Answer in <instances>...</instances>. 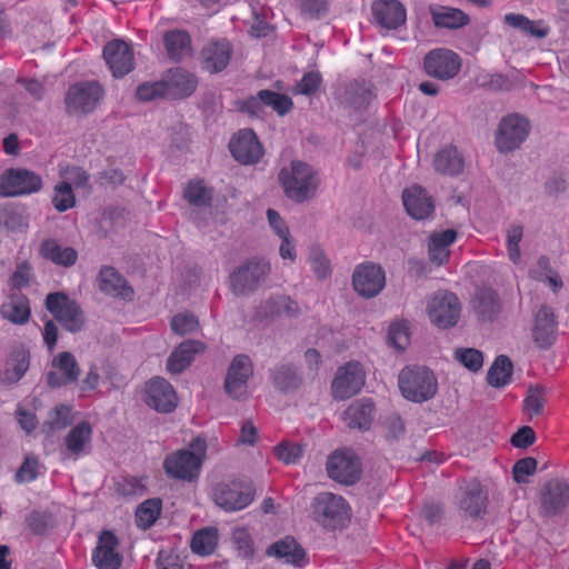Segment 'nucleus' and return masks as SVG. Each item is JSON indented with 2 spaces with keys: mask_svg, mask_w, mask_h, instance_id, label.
Returning a JSON list of instances; mask_svg holds the SVG:
<instances>
[{
  "mask_svg": "<svg viewBox=\"0 0 569 569\" xmlns=\"http://www.w3.org/2000/svg\"><path fill=\"white\" fill-rule=\"evenodd\" d=\"M253 375V366L249 356L240 353L233 357L228 367L224 390L233 399H240L247 392V383Z\"/></svg>",
  "mask_w": 569,
  "mask_h": 569,
  "instance_id": "f3484780",
  "label": "nucleus"
},
{
  "mask_svg": "<svg viewBox=\"0 0 569 569\" xmlns=\"http://www.w3.org/2000/svg\"><path fill=\"white\" fill-rule=\"evenodd\" d=\"M168 57L173 61H181L191 53V38L187 31L170 30L163 36Z\"/></svg>",
  "mask_w": 569,
  "mask_h": 569,
  "instance_id": "58836bf2",
  "label": "nucleus"
},
{
  "mask_svg": "<svg viewBox=\"0 0 569 569\" xmlns=\"http://www.w3.org/2000/svg\"><path fill=\"white\" fill-rule=\"evenodd\" d=\"M322 83V77L319 71H308L303 73L301 80L292 88V93L312 96L315 94Z\"/></svg>",
  "mask_w": 569,
  "mask_h": 569,
  "instance_id": "6e6d98bb",
  "label": "nucleus"
},
{
  "mask_svg": "<svg viewBox=\"0 0 569 569\" xmlns=\"http://www.w3.org/2000/svg\"><path fill=\"white\" fill-rule=\"evenodd\" d=\"M402 202L410 217L416 220L430 218L435 212V200L419 184H412L402 192Z\"/></svg>",
  "mask_w": 569,
  "mask_h": 569,
  "instance_id": "412c9836",
  "label": "nucleus"
},
{
  "mask_svg": "<svg viewBox=\"0 0 569 569\" xmlns=\"http://www.w3.org/2000/svg\"><path fill=\"white\" fill-rule=\"evenodd\" d=\"M228 148L241 164H254L264 154L263 144H228Z\"/></svg>",
  "mask_w": 569,
  "mask_h": 569,
  "instance_id": "de8ad7c7",
  "label": "nucleus"
},
{
  "mask_svg": "<svg viewBox=\"0 0 569 569\" xmlns=\"http://www.w3.org/2000/svg\"><path fill=\"white\" fill-rule=\"evenodd\" d=\"M52 204L59 212H64L76 204V197L70 182H59L54 187Z\"/></svg>",
  "mask_w": 569,
  "mask_h": 569,
  "instance_id": "864d4df0",
  "label": "nucleus"
},
{
  "mask_svg": "<svg viewBox=\"0 0 569 569\" xmlns=\"http://www.w3.org/2000/svg\"><path fill=\"white\" fill-rule=\"evenodd\" d=\"M183 198L190 206L207 208L212 204L213 192L203 180H190L183 190Z\"/></svg>",
  "mask_w": 569,
  "mask_h": 569,
  "instance_id": "c03bdc74",
  "label": "nucleus"
},
{
  "mask_svg": "<svg viewBox=\"0 0 569 569\" xmlns=\"http://www.w3.org/2000/svg\"><path fill=\"white\" fill-rule=\"evenodd\" d=\"M253 497V486L241 480L217 483L212 490L213 501L226 511H237L246 508L252 502Z\"/></svg>",
  "mask_w": 569,
  "mask_h": 569,
  "instance_id": "6e6552de",
  "label": "nucleus"
},
{
  "mask_svg": "<svg viewBox=\"0 0 569 569\" xmlns=\"http://www.w3.org/2000/svg\"><path fill=\"white\" fill-rule=\"evenodd\" d=\"M351 280L358 296L372 299L385 289L386 272L380 264L366 261L356 266Z\"/></svg>",
  "mask_w": 569,
  "mask_h": 569,
  "instance_id": "9b49d317",
  "label": "nucleus"
},
{
  "mask_svg": "<svg viewBox=\"0 0 569 569\" xmlns=\"http://www.w3.org/2000/svg\"><path fill=\"white\" fill-rule=\"evenodd\" d=\"M470 310L481 323H491L499 319L503 302L497 290L491 287H478L470 298Z\"/></svg>",
  "mask_w": 569,
  "mask_h": 569,
  "instance_id": "ddd939ff",
  "label": "nucleus"
},
{
  "mask_svg": "<svg viewBox=\"0 0 569 569\" xmlns=\"http://www.w3.org/2000/svg\"><path fill=\"white\" fill-rule=\"evenodd\" d=\"M278 177L286 197L296 203L313 199L320 184L318 172L308 163L299 160L282 168Z\"/></svg>",
  "mask_w": 569,
  "mask_h": 569,
  "instance_id": "f257e3e1",
  "label": "nucleus"
},
{
  "mask_svg": "<svg viewBox=\"0 0 569 569\" xmlns=\"http://www.w3.org/2000/svg\"><path fill=\"white\" fill-rule=\"evenodd\" d=\"M118 545L119 540L112 531L101 532L92 553V561L98 569H119L122 556L117 551Z\"/></svg>",
  "mask_w": 569,
  "mask_h": 569,
  "instance_id": "4be33fe9",
  "label": "nucleus"
},
{
  "mask_svg": "<svg viewBox=\"0 0 569 569\" xmlns=\"http://www.w3.org/2000/svg\"><path fill=\"white\" fill-rule=\"evenodd\" d=\"M218 543V531L214 528H203L197 531L191 539V550L200 556L214 551Z\"/></svg>",
  "mask_w": 569,
  "mask_h": 569,
  "instance_id": "49530a36",
  "label": "nucleus"
},
{
  "mask_svg": "<svg viewBox=\"0 0 569 569\" xmlns=\"http://www.w3.org/2000/svg\"><path fill=\"white\" fill-rule=\"evenodd\" d=\"M523 236V228L520 224H511L507 230V250L509 259L518 264L521 259L519 243Z\"/></svg>",
  "mask_w": 569,
  "mask_h": 569,
  "instance_id": "13d9d810",
  "label": "nucleus"
},
{
  "mask_svg": "<svg viewBox=\"0 0 569 569\" xmlns=\"http://www.w3.org/2000/svg\"><path fill=\"white\" fill-rule=\"evenodd\" d=\"M537 460L532 457L519 459L512 467V477L517 483H527L528 477L537 470Z\"/></svg>",
  "mask_w": 569,
  "mask_h": 569,
  "instance_id": "0e129e2a",
  "label": "nucleus"
},
{
  "mask_svg": "<svg viewBox=\"0 0 569 569\" xmlns=\"http://www.w3.org/2000/svg\"><path fill=\"white\" fill-rule=\"evenodd\" d=\"M232 48L227 40H213L201 50L202 68L211 73L226 69L229 64Z\"/></svg>",
  "mask_w": 569,
  "mask_h": 569,
  "instance_id": "bb28decb",
  "label": "nucleus"
},
{
  "mask_svg": "<svg viewBox=\"0 0 569 569\" xmlns=\"http://www.w3.org/2000/svg\"><path fill=\"white\" fill-rule=\"evenodd\" d=\"M402 397L416 403L432 399L438 391V379L426 366H406L398 376Z\"/></svg>",
  "mask_w": 569,
  "mask_h": 569,
  "instance_id": "7ed1b4c3",
  "label": "nucleus"
},
{
  "mask_svg": "<svg viewBox=\"0 0 569 569\" xmlns=\"http://www.w3.org/2000/svg\"><path fill=\"white\" fill-rule=\"evenodd\" d=\"M102 56L114 78H122L134 68L133 49L123 40L109 41L103 47Z\"/></svg>",
  "mask_w": 569,
  "mask_h": 569,
  "instance_id": "6ab92c4d",
  "label": "nucleus"
},
{
  "mask_svg": "<svg viewBox=\"0 0 569 569\" xmlns=\"http://www.w3.org/2000/svg\"><path fill=\"white\" fill-rule=\"evenodd\" d=\"M259 96L263 106L271 108L280 117L287 116L293 109L292 99L284 93L262 89L259 91Z\"/></svg>",
  "mask_w": 569,
  "mask_h": 569,
  "instance_id": "a18cd8bd",
  "label": "nucleus"
},
{
  "mask_svg": "<svg viewBox=\"0 0 569 569\" xmlns=\"http://www.w3.org/2000/svg\"><path fill=\"white\" fill-rule=\"evenodd\" d=\"M204 349L199 340H186L181 342L169 356L167 370L172 375H179L193 361L197 353Z\"/></svg>",
  "mask_w": 569,
  "mask_h": 569,
  "instance_id": "473e14b6",
  "label": "nucleus"
},
{
  "mask_svg": "<svg viewBox=\"0 0 569 569\" xmlns=\"http://www.w3.org/2000/svg\"><path fill=\"white\" fill-rule=\"evenodd\" d=\"M104 97V89L98 81H81L69 87L66 97V111L69 114L92 112Z\"/></svg>",
  "mask_w": 569,
  "mask_h": 569,
  "instance_id": "0eeeda50",
  "label": "nucleus"
},
{
  "mask_svg": "<svg viewBox=\"0 0 569 569\" xmlns=\"http://www.w3.org/2000/svg\"><path fill=\"white\" fill-rule=\"evenodd\" d=\"M28 527L36 535H42L54 526V519L51 513L32 511L27 518Z\"/></svg>",
  "mask_w": 569,
  "mask_h": 569,
  "instance_id": "69168bd1",
  "label": "nucleus"
},
{
  "mask_svg": "<svg viewBox=\"0 0 569 569\" xmlns=\"http://www.w3.org/2000/svg\"><path fill=\"white\" fill-rule=\"evenodd\" d=\"M92 428L88 421L76 425L64 438V449L61 450L62 459L77 460L87 455L91 449Z\"/></svg>",
  "mask_w": 569,
  "mask_h": 569,
  "instance_id": "5701e85b",
  "label": "nucleus"
},
{
  "mask_svg": "<svg viewBox=\"0 0 569 569\" xmlns=\"http://www.w3.org/2000/svg\"><path fill=\"white\" fill-rule=\"evenodd\" d=\"M423 69L432 78L450 80L459 73L461 58L450 49L437 48L426 54Z\"/></svg>",
  "mask_w": 569,
  "mask_h": 569,
  "instance_id": "2eb2a0df",
  "label": "nucleus"
},
{
  "mask_svg": "<svg viewBox=\"0 0 569 569\" xmlns=\"http://www.w3.org/2000/svg\"><path fill=\"white\" fill-rule=\"evenodd\" d=\"M457 239V231L447 229L433 231L428 237V258L431 263L440 267L449 261L450 246Z\"/></svg>",
  "mask_w": 569,
  "mask_h": 569,
  "instance_id": "c85d7f7f",
  "label": "nucleus"
},
{
  "mask_svg": "<svg viewBox=\"0 0 569 569\" xmlns=\"http://www.w3.org/2000/svg\"><path fill=\"white\" fill-rule=\"evenodd\" d=\"M569 507V483L563 479H551L538 492V511L543 518L562 515Z\"/></svg>",
  "mask_w": 569,
  "mask_h": 569,
  "instance_id": "1a4fd4ad",
  "label": "nucleus"
},
{
  "mask_svg": "<svg viewBox=\"0 0 569 569\" xmlns=\"http://www.w3.org/2000/svg\"><path fill=\"white\" fill-rule=\"evenodd\" d=\"M427 312L430 321L440 329H448L457 325L461 303L458 297L449 291H438L429 300Z\"/></svg>",
  "mask_w": 569,
  "mask_h": 569,
  "instance_id": "9d476101",
  "label": "nucleus"
},
{
  "mask_svg": "<svg viewBox=\"0 0 569 569\" xmlns=\"http://www.w3.org/2000/svg\"><path fill=\"white\" fill-rule=\"evenodd\" d=\"M271 272V266L263 259L252 258L240 264L230 274V288L236 296L254 292Z\"/></svg>",
  "mask_w": 569,
  "mask_h": 569,
  "instance_id": "423d86ee",
  "label": "nucleus"
},
{
  "mask_svg": "<svg viewBox=\"0 0 569 569\" xmlns=\"http://www.w3.org/2000/svg\"><path fill=\"white\" fill-rule=\"evenodd\" d=\"M41 188V177L27 169H9L0 179L1 197L30 194L38 192Z\"/></svg>",
  "mask_w": 569,
  "mask_h": 569,
  "instance_id": "4468645a",
  "label": "nucleus"
},
{
  "mask_svg": "<svg viewBox=\"0 0 569 569\" xmlns=\"http://www.w3.org/2000/svg\"><path fill=\"white\" fill-rule=\"evenodd\" d=\"M456 359L473 372L480 370L483 365L482 352L473 348L457 349Z\"/></svg>",
  "mask_w": 569,
  "mask_h": 569,
  "instance_id": "e2e57ef3",
  "label": "nucleus"
},
{
  "mask_svg": "<svg viewBox=\"0 0 569 569\" xmlns=\"http://www.w3.org/2000/svg\"><path fill=\"white\" fill-rule=\"evenodd\" d=\"M488 496L482 485L477 481H470L460 499V510L470 518H480L487 509Z\"/></svg>",
  "mask_w": 569,
  "mask_h": 569,
  "instance_id": "cd10ccee",
  "label": "nucleus"
},
{
  "mask_svg": "<svg viewBox=\"0 0 569 569\" xmlns=\"http://www.w3.org/2000/svg\"><path fill=\"white\" fill-rule=\"evenodd\" d=\"M546 390L541 386H530L523 401V410L532 418L543 413Z\"/></svg>",
  "mask_w": 569,
  "mask_h": 569,
  "instance_id": "3c124183",
  "label": "nucleus"
},
{
  "mask_svg": "<svg viewBox=\"0 0 569 569\" xmlns=\"http://www.w3.org/2000/svg\"><path fill=\"white\" fill-rule=\"evenodd\" d=\"M313 519L328 530L342 529L350 520L349 508L341 496L321 492L312 501Z\"/></svg>",
  "mask_w": 569,
  "mask_h": 569,
  "instance_id": "20e7f679",
  "label": "nucleus"
},
{
  "mask_svg": "<svg viewBox=\"0 0 569 569\" xmlns=\"http://www.w3.org/2000/svg\"><path fill=\"white\" fill-rule=\"evenodd\" d=\"M274 455L287 465L297 463L303 455V448L298 443L282 441L274 447Z\"/></svg>",
  "mask_w": 569,
  "mask_h": 569,
  "instance_id": "052dcab7",
  "label": "nucleus"
},
{
  "mask_svg": "<svg viewBox=\"0 0 569 569\" xmlns=\"http://www.w3.org/2000/svg\"><path fill=\"white\" fill-rule=\"evenodd\" d=\"M431 17L438 28L459 29L470 22V18L465 11L451 7L431 9Z\"/></svg>",
  "mask_w": 569,
  "mask_h": 569,
  "instance_id": "ea45409f",
  "label": "nucleus"
},
{
  "mask_svg": "<svg viewBox=\"0 0 569 569\" xmlns=\"http://www.w3.org/2000/svg\"><path fill=\"white\" fill-rule=\"evenodd\" d=\"M328 476L343 485L356 483L361 476L359 458L350 450H337L327 461Z\"/></svg>",
  "mask_w": 569,
  "mask_h": 569,
  "instance_id": "dca6fc26",
  "label": "nucleus"
},
{
  "mask_svg": "<svg viewBox=\"0 0 569 569\" xmlns=\"http://www.w3.org/2000/svg\"><path fill=\"white\" fill-rule=\"evenodd\" d=\"M99 289L111 297H121L123 299H131L133 296L132 288L128 281L110 266H103L98 274Z\"/></svg>",
  "mask_w": 569,
  "mask_h": 569,
  "instance_id": "7c9ffc66",
  "label": "nucleus"
},
{
  "mask_svg": "<svg viewBox=\"0 0 569 569\" xmlns=\"http://www.w3.org/2000/svg\"><path fill=\"white\" fill-rule=\"evenodd\" d=\"M366 375L362 366L357 361L347 362L338 368L331 383L332 397L345 400L357 395L365 386Z\"/></svg>",
  "mask_w": 569,
  "mask_h": 569,
  "instance_id": "f8f14e48",
  "label": "nucleus"
},
{
  "mask_svg": "<svg viewBox=\"0 0 569 569\" xmlns=\"http://www.w3.org/2000/svg\"><path fill=\"white\" fill-rule=\"evenodd\" d=\"M433 167L439 173L457 176L462 172L463 157L453 144H449L437 152Z\"/></svg>",
  "mask_w": 569,
  "mask_h": 569,
  "instance_id": "e433bc0d",
  "label": "nucleus"
},
{
  "mask_svg": "<svg viewBox=\"0 0 569 569\" xmlns=\"http://www.w3.org/2000/svg\"><path fill=\"white\" fill-rule=\"evenodd\" d=\"M199 328V321L192 313H178L171 319V329L180 336L194 332Z\"/></svg>",
  "mask_w": 569,
  "mask_h": 569,
  "instance_id": "680f3d73",
  "label": "nucleus"
},
{
  "mask_svg": "<svg viewBox=\"0 0 569 569\" xmlns=\"http://www.w3.org/2000/svg\"><path fill=\"white\" fill-rule=\"evenodd\" d=\"M0 224L12 231L27 227L23 210L16 206L0 208Z\"/></svg>",
  "mask_w": 569,
  "mask_h": 569,
  "instance_id": "5fc2aeb1",
  "label": "nucleus"
},
{
  "mask_svg": "<svg viewBox=\"0 0 569 569\" xmlns=\"http://www.w3.org/2000/svg\"><path fill=\"white\" fill-rule=\"evenodd\" d=\"M166 89L167 84L164 83V79L154 82H144L137 88L136 96L140 101H151L157 98L168 97Z\"/></svg>",
  "mask_w": 569,
  "mask_h": 569,
  "instance_id": "bf43d9fd",
  "label": "nucleus"
},
{
  "mask_svg": "<svg viewBox=\"0 0 569 569\" xmlns=\"http://www.w3.org/2000/svg\"><path fill=\"white\" fill-rule=\"evenodd\" d=\"M386 438L390 441L399 440L406 432L405 422L397 413L387 416L382 421Z\"/></svg>",
  "mask_w": 569,
  "mask_h": 569,
  "instance_id": "774afa93",
  "label": "nucleus"
},
{
  "mask_svg": "<svg viewBox=\"0 0 569 569\" xmlns=\"http://www.w3.org/2000/svg\"><path fill=\"white\" fill-rule=\"evenodd\" d=\"M505 22L537 39L546 38L550 32L549 27L542 20L533 21L521 13H507Z\"/></svg>",
  "mask_w": 569,
  "mask_h": 569,
  "instance_id": "a19ab883",
  "label": "nucleus"
},
{
  "mask_svg": "<svg viewBox=\"0 0 569 569\" xmlns=\"http://www.w3.org/2000/svg\"><path fill=\"white\" fill-rule=\"evenodd\" d=\"M266 555L298 568H302L308 563L305 549L292 536H286L269 545L266 549Z\"/></svg>",
  "mask_w": 569,
  "mask_h": 569,
  "instance_id": "b1692460",
  "label": "nucleus"
},
{
  "mask_svg": "<svg viewBox=\"0 0 569 569\" xmlns=\"http://www.w3.org/2000/svg\"><path fill=\"white\" fill-rule=\"evenodd\" d=\"M557 321L553 310L549 306H542L535 317L532 338L540 349L550 348L556 341Z\"/></svg>",
  "mask_w": 569,
  "mask_h": 569,
  "instance_id": "a878e982",
  "label": "nucleus"
},
{
  "mask_svg": "<svg viewBox=\"0 0 569 569\" xmlns=\"http://www.w3.org/2000/svg\"><path fill=\"white\" fill-rule=\"evenodd\" d=\"M530 131L529 121L519 114H509L501 119L496 142H523Z\"/></svg>",
  "mask_w": 569,
  "mask_h": 569,
  "instance_id": "72a5a7b5",
  "label": "nucleus"
},
{
  "mask_svg": "<svg viewBox=\"0 0 569 569\" xmlns=\"http://www.w3.org/2000/svg\"><path fill=\"white\" fill-rule=\"evenodd\" d=\"M371 10L376 23L383 29L395 30L406 22V8L399 0H377Z\"/></svg>",
  "mask_w": 569,
  "mask_h": 569,
  "instance_id": "393cba45",
  "label": "nucleus"
},
{
  "mask_svg": "<svg viewBox=\"0 0 569 569\" xmlns=\"http://www.w3.org/2000/svg\"><path fill=\"white\" fill-rule=\"evenodd\" d=\"M513 372L512 361L508 356H498L490 366L487 373V381L495 388H501L511 381Z\"/></svg>",
  "mask_w": 569,
  "mask_h": 569,
  "instance_id": "37998d69",
  "label": "nucleus"
},
{
  "mask_svg": "<svg viewBox=\"0 0 569 569\" xmlns=\"http://www.w3.org/2000/svg\"><path fill=\"white\" fill-rule=\"evenodd\" d=\"M41 256L62 267H71L78 259V252L71 247H63L54 239H47L40 246Z\"/></svg>",
  "mask_w": 569,
  "mask_h": 569,
  "instance_id": "4c0bfd02",
  "label": "nucleus"
},
{
  "mask_svg": "<svg viewBox=\"0 0 569 569\" xmlns=\"http://www.w3.org/2000/svg\"><path fill=\"white\" fill-rule=\"evenodd\" d=\"M376 406L372 399L353 401L345 411L343 419L349 428L368 430L373 421Z\"/></svg>",
  "mask_w": 569,
  "mask_h": 569,
  "instance_id": "c756f323",
  "label": "nucleus"
},
{
  "mask_svg": "<svg viewBox=\"0 0 569 569\" xmlns=\"http://www.w3.org/2000/svg\"><path fill=\"white\" fill-rule=\"evenodd\" d=\"M12 367L6 370V379L16 382L20 380L29 369L30 353L27 349L20 347L12 352Z\"/></svg>",
  "mask_w": 569,
  "mask_h": 569,
  "instance_id": "8fccbe9b",
  "label": "nucleus"
},
{
  "mask_svg": "<svg viewBox=\"0 0 569 569\" xmlns=\"http://www.w3.org/2000/svg\"><path fill=\"white\" fill-rule=\"evenodd\" d=\"M280 303V296L270 297L258 306L254 317L259 320H273L282 315Z\"/></svg>",
  "mask_w": 569,
  "mask_h": 569,
  "instance_id": "338daca9",
  "label": "nucleus"
},
{
  "mask_svg": "<svg viewBox=\"0 0 569 569\" xmlns=\"http://www.w3.org/2000/svg\"><path fill=\"white\" fill-rule=\"evenodd\" d=\"M80 373L76 357L69 351H62L52 359L46 381L51 388H61L78 382Z\"/></svg>",
  "mask_w": 569,
  "mask_h": 569,
  "instance_id": "a211bd4d",
  "label": "nucleus"
},
{
  "mask_svg": "<svg viewBox=\"0 0 569 569\" xmlns=\"http://www.w3.org/2000/svg\"><path fill=\"white\" fill-rule=\"evenodd\" d=\"M372 87L365 80H353L350 82L342 97V103L355 111L365 110L373 100Z\"/></svg>",
  "mask_w": 569,
  "mask_h": 569,
  "instance_id": "c9c22d12",
  "label": "nucleus"
},
{
  "mask_svg": "<svg viewBox=\"0 0 569 569\" xmlns=\"http://www.w3.org/2000/svg\"><path fill=\"white\" fill-rule=\"evenodd\" d=\"M270 379L277 390L288 393L301 387L303 378L292 363H279L270 370Z\"/></svg>",
  "mask_w": 569,
  "mask_h": 569,
  "instance_id": "f704fd0d",
  "label": "nucleus"
},
{
  "mask_svg": "<svg viewBox=\"0 0 569 569\" xmlns=\"http://www.w3.org/2000/svg\"><path fill=\"white\" fill-rule=\"evenodd\" d=\"M39 459L33 455H27L14 475L16 481L19 483L33 481L39 476Z\"/></svg>",
  "mask_w": 569,
  "mask_h": 569,
  "instance_id": "4d7b16f0",
  "label": "nucleus"
},
{
  "mask_svg": "<svg viewBox=\"0 0 569 569\" xmlns=\"http://www.w3.org/2000/svg\"><path fill=\"white\" fill-rule=\"evenodd\" d=\"M46 309L63 329L79 332L86 323L84 312L79 303L63 291L50 292L44 300Z\"/></svg>",
  "mask_w": 569,
  "mask_h": 569,
  "instance_id": "39448f33",
  "label": "nucleus"
},
{
  "mask_svg": "<svg viewBox=\"0 0 569 569\" xmlns=\"http://www.w3.org/2000/svg\"><path fill=\"white\" fill-rule=\"evenodd\" d=\"M72 423L71 409L68 406H57L50 413L48 421L43 427L48 433H53L58 430L67 428Z\"/></svg>",
  "mask_w": 569,
  "mask_h": 569,
  "instance_id": "603ef678",
  "label": "nucleus"
},
{
  "mask_svg": "<svg viewBox=\"0 0 569 569\" xmlns=\"http://www.w3.org/2000/svg\"><path fill=\"white\" fill-rule=\"evenodd\" d=\"M167 96L172 98H186L191 96L198 84L197 78L182 68L170 69L166 76Z\"/></svg>",
  "mask_w": 569,
  "mask_h": 569,
  "instance_id": "2f4dec72",
  "label": "nucleus"
},
{
  "mask_svg": "<svg viewBox=\"0 0 569 569\" xmlns=\"http://www.w3.org/2000/svg\"><path fill=\"white\" fill-rule=\"evenodd\" d=\"M161 511V502L158 499H148L139 505L136 510L137 526L143 529L150 528L158 519Z\"/></svg>",
  "mask_w": 569,
  "mask_h": 569,
  "instance_id": "09e8293b",
  "label": "nucleus"
},
{
  "mask_svg": "<svg viewBox=\"0 0 569 569\" xmlns=\"http://www.w3.org/2000/svg\"><path fill=\"white\" fill-rule=\"evenodd\" d=\"M146 403L159 412H171L177 407L173 387L163 378H153L146 386Z\"/></svg>",
  "mask_w": 569,
  "mask_h": 569,
  "instance_id": "aec40b11",
  "label": "nucleus"
},
{
  "mask_svg": "<svg viewBox=\"0 0 569 569\" xmlns=\"http://www.w3.org/2000/svg\"><path fill=\"white\" fill-rule=\"evenodd\" d=\"M206 456L207 441L202 437H197L190 442L189 448L168 455L163 460V470L169 478L193 482L199 478Z\"/></svg>",
  "mask_w": 569,
  "mask_h": 569,
  "instance_id": "f03ea898",
  "label": "nucleus"
},
{
  "mask_svg": "<svg viewBox=\"0 0 569 569\" xmlns=\"http://www.w3.org/2000/svg\"><path fill=\"white\" fill-rule=\"evenodd\" d=\"M1 315L14 325L27 323L31 315L28 298L23 295L11 296L9 301L2 305Z\"/></svg>",
  "mask_w": 569,
  "mask_h": 569,
  "instance_id": "79ce46f5",
  "label": "nucleus"
}]
</instances>
